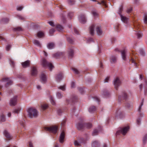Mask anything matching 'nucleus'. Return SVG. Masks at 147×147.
Returning a JSON list of instances; mask_svg holds the SVG:
<instances>
[{
    "instance_id": "obj_41",
    "label": "nucleus",
    "mask_w": 147,
    "mask_h": 147,
    "mask_svg": "<svg viewBox=\"0 0 147 147\" xmlns=\"http://www.w3.org/2000/svg\"><path fill=\"white\" fill-rule=\"evenodd\" d=\"M144 22L146 24L147 23V15L146 14H145L144 15Z\"/></svg>"
},
{
    "instance_id": "obj_40",
    "label": "nucleus",
    "mask_w": 147,
    "mask_h": 147,
    "mask_svg": "<svg viewBox=\"0 0 147 147\" xmlns=\"http://www.w3.org/2000/svg\"><path fill=\"white\" fill-rule=\"evenodd\" d=\"M147 140V134L146 135L143 139V142L144 143H146Z\"/></svg>"
},
{
    "instance_id": "obj_9",
    "label": "nucleus",
    "mask_w": 147,
    "mask_h": 147,
    "mask_svg": "<svg viewBox=\"0 0 147 147\" xmlns=\"http://www.w3.org/2000/svg\"><path fill=\"white\" fill-rule=\"evenodd\" d=\"M65 137V133L64 131H63L60 135L59 138V142L60 143H63Z\"/></svg>"
},
{
    "instance_id": "obj_11",
    "label": "nucleus",
    "mask_w": 147,
    "mask_h": 147,
    "mask_svg": "<svg viewBox=\"0 0 147 147\" xmlns=\"http://www.w3.org/2000/svg\"><path fill=\"white\" fill-rule=\"evenodd\" d=\"M77 129L80 130H82L85 128V125L83 123H78L77 125Z\"/></svg>"
},
{
    "instance_id": "obj_10",
    "label": "nucleus",
    "mask_w": 147,
    "mask_h": 147,
    "mask_svg": "<svg viewBox=\"0 0 147 147\" xmlns=\"http://www.w3.org/2000/svg\"><path fill=\"white\" fill-rule=\"evenodd\" d=\"M96 30L98 35H100L102 34V31L100 26H97L96 27Z\"/></svg>"
},
{
    "instance_id": "obj_45",
    "label": "nucleus",
    "mask_w": 147,
    "mask_h": 147,
    "mask_svg": "<svg viewBox=\"0 0 147 147\" xmlns=\"http://www.w3.org/2000/svg\"><path fill=\"white\" fill-rule=\"evenodd\" d=\"M72 70L75 72L76 74H78L79 72L78 69L75 68H73L72 69Z\"/></svg>"
},
{
    "instance_id": "obj_5",
    "label": "nucleus",
    "mask_w": 147,
    "mask_h": 147,
    "mask_svg": "<svg viewBox=\"0 0 147 147\" xmlns=\"http://www.w3.org/2000/svg\"><path fill=\"white\" fill-rule=\"evenodd\" d=\"M2 81H6L7 83L5 85V86L6 87H8L9 86L11 85L12 84V81L11 80H9V78H3L2 80Z\"/></svg>"
},
{
    "instance_id": "obj_20",
    "label": "nucleus",
    "mask_w": 147,
    "mask_h": 147,
    "mask_svg": "<svg viewBox=\"0 0 147 147\" xmlns=\"http://www.w3.org/2000/svg\"><path fill=\"white\" fill-rule=\"evenodd\" d=\"M62 78V73H60L57 75L56 79L58 81H60Z\"/></svg>"
},
{
    "instance_id": "obj_37",
    "label": "nucleus",
    "mask_w": 147,
    "mask_h": 147,
    "mask_svg": "<svg viewBox=\"0 0 147 147\" xmlns=\"http://www.w3.org/2000/svg\"><path fill=\"white\" fill-rule=\"evenodd\" d=\"M98 131L97 129H95L94 130L93 133H92V135L93 136H95L98 134Z\"/></svg>"
},
{
    "instance_id": "obj_18",
    "label": "nucleus",
    "mask_w": 147,
    "mask_h": 147,
    "mask_svg": "<svg viewBox=\"0 0 147 147\" xmlns=\"http://www.w3.org/2000/svg\"><path fill=\"white\" fill-rule=\"evenodd\" d=\"M126 51L125 50H123L121 51L122 58L124 60H126Z\"/></svg>"
},
{
    "instance_id": "obj_59",
    "label": "nucleus",
    "mask_w": 147,
    "mask_h": 147,
    "mask_svg": "<svg viewBox=\"0 0 147 147\" xmlns=\"http://www.w3.org/2000/svg\"><path fill=\"white\" fill-rule=\"evenodd\" d=\"M74 145L75 146H78L80 145L79 144L78 142L77 141H75L74 143Z\"/></svg>"
},
{
    "instance_id": "obj_46",
    "label": "nucleus",
    "mask_w": 147,
    "mask_h": 147,
    "mask_svg": "<svg viewBox=\"0 0 147 147\" xmlns=\"http://www.w3.org/2000/svg\"><path fill=\"white\" fill-rule=\"evenodd\" d=\"M92 14L94 16H98V13L95 11H93L92 12Z\"/></svg>"
},
{
    "instance_id": "obj_51",
    "label": "nucleus",
    "mask_w": 147,
    "mask_h": 147,
    "mask_svg": "<svg viewBox=\"0 0 147 147\" xmlns=\"http://www.w3.org/2000/svg\"><path fill=\"white\" fill-rule=\"evenodd\" d=\"M96 144L98 145L99 144L96 141H95L93 142L92 143L93 146H95Z\"/></svg>"
},
{
    "instance_id": "obj_34",
    "label": "nucleus",
    "mask_w": 147,
    "mask_h": 147,
    "mask_svg": "<svg viewBox=\"0 0 147 147\" xmlns=\"http://www.w3.org/2000/svg\"><path fill=\"white\" fill-rule=\"evenodd\" d=\"M34 44L37 45L38 46H40V45L39 41L36 40H35L34 41Z\"/></svg>"
},
{
    "instance_id": "obj_60",
    "label": "nucleus",
    "mask_w": 147,
    "mask_h": 147,
    "mask_svg": "<svg viewBox=\"0 0 147 147\" xmlns=\"http://www.w3.org/2000/svg\"><path fill=\"white\" fill-rule=\"evenodd\" d=\"M121 133V129L119 130L118 131H117V132L116 133V135H118L120 134Z\"/></svg>"
},
{
    "instance_id": "obj_31",
    "label": "nucleus",
    "mask_w": 147,
    "mask_h": 147,
    "mask_svg": "<svg viewBox=\"0 0 147 147\" xmlns=\"http://www.w3.org/2000/svg\"><path fill=\"white\" fill-rule=\"evenodd\" d=\"M111 62L114 63L117 60L116 58L114 56H112L111 58Z\"/></svg>"
},
{
    "instance_id": "obj_19",
    "label": "nucleus",
    "mask_w": 147,
    "mask_h": 147,
    "mask_svg": "<svg viewBox=\"0 0 147 147\" xmlns=\"http://www.w3.org/2000/svg\"><path fill=\"white\" fill-rule=\"evenodd\" d=\"M74 51L72 49H70L68 51L69 57L70 58H72L74 56Z\"/></svg>"
},
{
    "instance_id": "obj_22",
    "label": "nucleus",
    "mask_w": 147,
    "mask_h": 147,
    "mask_svg": "<svg viewBox=\"0 0 147 147\" xmlns=\"http://www.w3.org/2000/svg\"><path fill=\"white\" fill-rule=\"evenodd\" d=\"M55 44L53 42H51L48 44L47 45V47L49 49H51L54 47Z\"/></svg>"
},
{
    "instance_id": "obj_64",
    "label": "nucleus",
    "mask_w": 147,
    "mask_h": 147,
    "mask_svg": "<svg viewBox=\"0 0 147 147\" xmlns=\"http://www.w3.org/2000/svg\"><path fill=\"white\" fill-rule=\"evenodd\" d=\"M29 147H33V144L31 142H29Z\"/></svg>"
},
{
    "instance_id": "obj_15",
    "label": "nucleus",
    "mask_w": 147,
    "mask_h": 147,
    "mask_svg": "<svg viewBox=\"0 0 147 147\" xmlns=\"http://www.w3.org/2000/svg\"><path fill=\"white\" fill-rule=\"evenodd\" d=\"M80 22L82 24L85 23L86 21L85 16L83 15H82L80 16Z\"/></svg>"
},
{
    "instance_id": "obj_3",
    "label": "nucleus",
    "mask_w": 147,
    "mask_h": 147,
    "mask_svg": "<svg viewBox=\"0 0 147 147\" xmlns=\"http://www.w3.org/2000/svg\"><path fill=\"white\" fill-rule=\"evenodd\" d=\"M57 129L58 127L57 126H54L45 128V129L46 131L51 132L55 134L57 132Z\"/></svg>"
},
{
    "instance_id": "obj_56",
    "label": "nucleus",
    "mask_w": 147,
    "mask_h": 147,
    "mask_svg": "<svg viewBox=\"0 0 147 147\" xmlns=\"http://www.w3.org/2000/svg\"><path fill=\"white\" fill-rule=\"evenodd\" d=\"M57 96L59 98H61L62 97V95L59 92H58L57 93Z\"/></svg>"
},
{
    "instance_id": "obj_25",
    "label": "nucleus",
    "mask_w": 147,
    "mask_h": 147,
    "mask_svg": "<svg viewBox=\"0 0 147 147\" xmlns=\"http://www.w3.org/2000/svg\"><path fill=\"white\" fill-rule=\"evenodd\" d=\"M56 28L57 30L59 31H60L63 29V27L61 25L59 24L56 26Z\"/></svg>"
},
{
    "instance_id": "obj_4",
    "label": "nucleus",
    "mask_w": 147,
    "mask_h": 147,
    "mask_svg": "<svg viewBox=\"0 0 147 147\" xmlns=\"http://www.w3.org/2000/svg\"><path fill=\"white\" fill-rule=\"evenodd\" d=\"M114 84L115 88L116 90H117L118 87L121 84V82L119 78L116 77L115 79Z\"/></svg>"
},
{
    "instance_id": "obj_62",
    "label": "nucleus",
    "mask_w": 147,
    "mask_h": 147,
    "mask_svg": "<svg viewBox=\"0 0 147 147\" xmlns=\"http://www.w3.org/2000/svg\"><path fill=\"white\" fill-rule=\"evenodd\" d=\"M19 123L21 125H22L24 127V123L22 122L21 121H19Z\"/></svg>"
},
{
    "instance_id": "obj_13",
    "label": "nucleus",
    "mask_w": 147,
    "mask_h": 147,
    "mask_svg": "<svg viewBox=\"0 0 147 147\" xmlns=\"http://www.w3.org/2000/svg\"><path fill=\"white\" fill-rule=\"evenodd\" d=\"M4 134L5 137H6L8 140H10L12 139L11 137L7 130H5L4 131Z\"/></svg>"
},
{
    "instance_id": "obj_26",
    "label": "nucleus",
    "mask_w": 147,
    "mask_h": 147,
    "mask_svg": "<svg viewBox=\"0 0 147 147\" xmlns=\"http://www.w3.org/2000/svg\"><path fill=\"white\" fill-rule=\"evenodd\" d=\"M41 108L43 110H45L48 107V105L47 104H45L41 105Z\"/></svg>"
},
{
    "instance_id": "obj_57",
    "label": "nucleus",
    "mask_w": 147,
    "mask_h": 147,
    "mask_svg": "<svg viewBox=\"0 0 147 147\" xmlns=\"http://www.w3.org/2000/svg\"><path fill=\"white\" fill-rule=\"evenodd\" d=\"M132 10V8L131 7H130L127 10V13H130Z\"/></svg>"
},
{
    "instance_id": "obj_44",
    "label": "nucleus",
    "mask_w": 147,
    "mask_h": 147,
    "mask_svg": "<svg viewBox=\"0 0 147 147\" xmlns=\"http://www.w3.org/2000/svg\"><path fill=\"white\" fill-rule=\"evenodd\" d=\"M11 47V46L10 45H8L6 47V50L7 51H9L10 50V48Z\"/></svg>"
},
{
    "instance_id": "obj_27",
    "label": "nucleus",
    "mask_w": 147,
    "mask_h": 147,
    "mask_svg": "<svg viewBox=\"0 0 147 147\" xmlns=\"http://www.w3.org/2000/svg\"><path fill=\"white\" fill-rule=\"evenodd\" d=\"M96 108L95 107L92 106L90 107L89 109V111L90 112H92L95 111Z\"/></svg>"
},
{
    "instance_id": "obj_2",
    "label": "nucleus",
    "mask_w": 147,
    "mask_h": 147,
    "mask_svg": "<svg viewBox=\"0 0 147 147\" xmlns=\"http://www.w3.org/2000/svg\"><path fill=\"white\" fill-rule=\"evenodd\" d=\"M41 63L43 67H48L51 71L52 70V68L54 67L51 63L47 62L45 58L43 59Z\"/></svg>"
},
{
    "instance_id": "obj_49",
    "label": "nucleus",
    "mask_w": 147,
    "mask_h": 147,
    "mask_svg": "<svg viewBox=\"0 0 147 147\" xmlns=\"http://www.w3.org/2000/svg\"><path fill=\"white\" fill-rule=\"evenodd\" d=\"M78 89L79 91H80V92L82 94L84 92V90L82 88H78Z\"/></svg>"
},
{
    "instance_id": "obj_36",
    "label": "nucleus",
    "mask_w": 147,
    "mask_h": 147,
    "mask_svg": "<svg viewBox=\"0 0 147 147\" xmlns=\"http://www.w3.org/2000/svg\"><path fill=\"white\" fill-rule=\"evenodd\" d=\"M67 40L71 44H72L74 42L73 40L70 38L69 37L67 38Z\"/></svg>"
},
{
    "instance_id": "obj_39",
    "label": "nucleus",
    "mask_w": 147,
    "mask_h": 147,
    "mask_svg": "<svg viewBox=\"0 0 147 147\" xmlns=\"http://www.w3.org/2000/svg\"><path fill=\"white\" fill-rule=\"evenodd\" d=\"M20 110V108H19L17 109H15L13 111V112L15 113H18Z\"/></svg>"
},
{
    "instance_id": "obj_61",
    "label": "nucleus",
    "mask_w": 147,
    "mask_h": 147,
    "mask_svg": "<svg viewBox=\"0 0 147 147\" xmlns=\"http://www.w3.org/2000/svg\"><path fill=\"white\" fill-rule=\"evenodd\" d=\"M109 77H107L105 80V82H108V80H109Z\"/></svg>"
},
{
    "instance_id": "obj_17",
    "label": "nucleus",
    "mask_w": 147,
    "mask_h": 147,
    "mask_svg": "<svg viewBox=\"0 0 147 147\" xmlns=\"http://www.w3.org/2000/svg\"><path fill=\"white\" fill-rule=\"evenodd\" d=\"M40 79L42 82L45 83L46 82V75L44 73H42L41 74Z\"/></svg>"
},
{
    "instance_id": "obj_29",
    "label": "nucleus",
    "mask_w": 147,
    "mask_h": 147,
    "mask_svg": "<svg viewBox=\"0 0 147 147\" xmlns=\"http://www.w3.org/2000/svg\"><path fill=\"white\" fill-rule=\"evenodd\" d=\"M121 20L124 22H126L128 19L127 17L123 16L121 15Z\"/></svg>"
},
{
    "instance_id": "obj_48",
    "label": "nucleus",
    "mask_w": 147,
    "mask_h": 147,
    "mask_svg": "<svg viewBox=\"0 0 147 147\" xmlns=\"http://www.w3.org/2000/svg\"><path fill=\"white\" fill-rule=\"evenodd\" d=\"M51 104L53 105H55V102L54 100H53V98L52 97H51Z\"/></svg>"
},
{
    "instance_id": "obj_21",
    "label": "nucleus",
    "mask_w": 147,
    "mask_h": 147,
    "mask_svg": "<svg viewBox=\"0 0 147 147\" xmlns=\"http://www.w3.org/2000/svg\"><path fill=\"white\" fill-rule=\"evenodd\" d=\"M37 35L38 38H41L44 36V33L42 32L39 31L37 33Z\"/></svg>"
},
{
    "instance_id": "obj_8",
    "label": "nucleus",
    "mask_w": 147,
    "mask_h": 147,
    "mask_svg": "<svg viewBox=\"0 0 147 147\" xmlns=\"http://www.w3.org/2000/svg\"><path fill=\"white\" fill-rule=\"evenodd\" d=\"M17 96H15L10 100V104L11 106H15L16 104Z\"/></svg>"
},
{
    "instance_id": "obj_55",
    "label": "nucleus",
    "mask_w": 147,
    "mask_h": 147,
    "mask_svg": "<svg viewBox=\"0 0 147 147\" xmlns=\"http://www.w3.org/2000/svg\"><path fill=\"white\" fill-rule=\"evenodd\" d=\"M131 61L132 63H134V64L136 66H137V63H135V61L134 59L133 58H132L131 59L130 61Z\"/></svg>"
},
{
    "instance_id": "obj_38",
    "label": "nucleus",
    "mask_w": 147,
    "mask_h": 147,
    "mask_svg": "<svg viewBox=\"0 0 147 147\" xmlns=\"http://www.w3.org/2000/svg\"><path fill=\"white\" fill-rule=\"evenodd\" d=\"M68 3L70 5L74 4L75 3L74 0H69L68 1Z\"/></svg>"
},
{
    "instance_id": "obj_35",
    "label": "nucleus",
    "mask_w": 147,
    "mask_h": 147,
    "mask_svg": "<svg viewBox=\"0 0 147 147\" xmlns=\"http://www.w3.org/2000/svg\"><path fill=\"white\" fill-rule=\"evenodd\" d=\"M143 36V33L140 31H138V39L142 38Z\"/></svg>"
},
{
    "instance_id": "obj_6",
    "label": "nucleus",
    "mask_w": 147,
    "mask_h": 147,
    "mask_svg": "<svg viewBox=\"0 0 147 147\" xmlns=\"http://www.w3.org/2000/svg\"><path fill=\"white\" fill-rule=\"evenodd\" d=\"M129 126H127L121 129V133L124 135H125L127 131L129 130Z\"/></svg>"
},
{
    "instance_id": "obj_30",
    "label": "nucleus",
    "mask_w": 147,
    "mask_h": 147,
    "mask_svg": "<svg viewBox=\"0 0 147 147\" xmlns=\"http://www.w3.org/2000/svg\"><path fill=\"white\" fill-rule=\"evenodd\" d=\"M6 119L5 116L3 115L2 114L1 115V121L2 122H4L5 121Z\"/></svg>"
},
{
    "instance_id": "obj_33",
    "label": "nucleus",
    "mask_w": 147,
    "mask_h": 147,
    "mask_svg": "<svg viewBox=\"0 0 147 147\" xmlns=\"http://www.w3.org/2000/svg\"><path fill=\"white\" fill-rule=\"evenodd\" d=\"M140 53V55L142 56H144L145 55V53L143 49H140L139 51Z\"/></svg>"
},
{
    "instance_id": "obj_24",
    "label": "nucleus",
    "mask_w": 147,
    "mask_h": 147,
    "mask_svg": "<svg viewBox=\"0 0 147 147\" xmlns=\"http://www.w3.org/2000/svg\"><path fill=\"white\" fill-rule=\"evenodd\" d=\"M85 127H86L87 128L90 129L92 127V124L91 123H87L84 124Z\"/></svg>"
},
{
    "instance_id": "obj_32",
    "label": "nucleus",
    "mask_w": 147,
    "mask_h": 147,
    "mask_svg": "<svg viewBox=\"0 0 147 147\" xmlns=\"http://www.w3.org/2000/svg\"><path fill=\"white\" fill-rule=\"evenodd\" d=\"M1 21L3 23H7L9 21V20L8 18H4L2 19Z\"/></svg>"
},
{
    "instance_id": "obj_7",
    "label": "nucleus",
    "mask_w": 147,
    "mask_h": 147,
    "mask_svg": "<svg viewBox=\"0 0 147 147\" xmlns=\"http://www.w3.org/2000/svg\"><path fill=\"white\" fill-rule=\"evenodd\" d=\"M37 73V71L36 68L35 67L33 66L32 67L31 71V75L32 76H35Z\"/></svg>"
},
{
    "instance_id": "obj_52",
    "label": "nucleus",
    "mask_w": 147,
    "mask_h": 147,
    "mask_svg": "<svg viewBox=\"0 0 147 147\" xmlns=\"http://www.w3.org/2000/svg\"><path fill=\"white\" fill-rule=\"evenodd\" d=\"M68 15L70 18H71L73 16V13L72 12H70L68 13Z\"/></svg>"
},
{
    "instance_id": "obj_42",
    "label": "nucleus",
    "mask_w": 147,
    "mask_h": 147,
    "mask_svg": "<svg viewBox=\"0 0 147 147\" xmlns=\"http://www.w3.org/2000/svg\"><path fill=\"white\" fill-rule=\"evenodd\" d=\"M55 30L53 29H50L49 32L50 35H52L53 33L55 32Z\"/></svg>"
},
{
    "instance_id": "obj_1",
    "label": "nucleus",
    "mask_w": 147,
    "mask_h": 147,
    "mask_svg": "<svg viewBox=\"0 0 147 147\" xmlns=\"http://www.w3.org/2000/svg\"><path fill=\"white\" fill-rule=\"evenodd\" d=\"M28 115L30 118L36 117L38 116V112L36 110L32 108H30L28 110Z\"/></svg>"
},
{
    "instance_id": "obj_54",
    "label": "nucleus",
    "mask_w": 147,
    "mask_h": 147,
    "mask_svg": "<svg viewBox=\"0 0 147 147\" xmlns=\"http://www.w3.org/2000/svg\"><path fill=\"white\" fill-rule=\"evenodd\" d=\"M75 86V83L74 82H72L71 84V86L72 88H74Z\"/></svg>"
},
{
    "instance_id": "obj_12",
    "label": "nucleus",
    "mask_w": 147,
    "mask_h": 147,
    "mask_svg": "<svg viewBox=\"0 0 147 147\" xmlns=\"http://www.w3.org/2000/svg\"><path fill=\"white\" fill-rule=\"evenodd\" d=\"M30 61L27 60L22 63V65L23 68H26L30 66Z\"/></svg>"
},
{
    "instance_id": "obj_14",
    "label": "nucleus",
    "mask_w": 147,
    "mask_h": 147,
    "mask_svg": "<svg viewBox=\"0 0 147 147\" xmlns=\"http://www.w3.org/2000/svg\"><path fill=\"white\" fill-rule=\"evenodd\" d=\"M94 24L91 25L89 28V32L91 35H93L94 34Z\"/></svg>"
},
{
    "instance_id": "obj_16",
    "label": "nucleus",
    "mask_w": 147,
    "mask_h": 147,
    "mask_svg": "<svg viewBox=\"0 0 147 147\" xmlns=\"http://www.w3.org/2000/svg\"><path fill=\"white\" fill-rule=\"evenodd\" d=\"M144 102V99H143L140 105V106L139 108H138V114H139L140 117H142L143 116V114L142 113L140 112V110L141 109V107L143 105Z\"/></svg>"
},
{
    "instance_id": "obj_53",
    "label": "nucleus",
    "mask_w": 147,
    "mask_h": 147,
    "mask_svg": "<svg viewBox=\"0 0 147 147\" xmlns=\"http://www.w3.org/2000/svg\"><path fill=\"white\" fill-rule=\"evenodd\" d=\"M23 8V7L22 6H19L17 8V9L18 11H21L22 9Z\"/></svg>"
},
{
    "instance_id": "obj_43",
    "label": "nucleus",
    "mask_w": 147,
    "mask_h": 147,
    "mask_svg": "<svg viewBox=\"0 0 147 147\" xmlns=\"http://www.w3.org/2000/svg\"><path fill=\"white\" fill-rule=\"evenodd\" d=\"M58 88L63 91H64L65 90V86H61L60 87H59Z\"/></svg>"
},
{
    "instance_id": "obj_50",
    "label": "nucleus",
    "mask_w": 147,
    "mask_h": 147,
    "mask_svg": "<svg viewBox=\"0 0 147 147\" xmlns=\"http://www.w3.org/2000/svg\"><path fill=\"white\" fill-rule=\"evenodd\" d=\"M143 87V85L142 84H140L139 86V88L140 91H142Z\"/></svg>"
},
{
    "instance_id": "obj_47",
    "label": "nucleus",
    "mask_w": 147,
    "mask_h": 147,
    "mask_svg": "<svg viewBox=\"0 0 147 147\" xmlns=\"http://www.w3.org/2000/svg\"><path fill=\"white\" fill-rule=\"evenodd\" d=\"M60 55L59 53H57L53 55V57L56 58H58Z\"/></svg>"
},
{
    "instance_id": "obj_63",
    "label": "nucleus",
    "mask_w": 147,
    "mask_h": 147,
    "mask_svg": "<svg viewBox=\"0 0 147 147\" xmlns=\"http://www.w3.org/2000/svg\"><path fill=\"white\" fill-rule=\"evenodd\" d=\"M123 10V6H121V7L120 8L119 12H120V13H121L122 12V11Z\"/></svg>"
},
{
    "instance_id": "obj_58",
    "label": "nucleus",
    "mask_w": 147,
    "mask_h": 147,
    "mask_svg": "<svg viewBox=\"0 0 147 147\" xmlns=\"http://www.w3.org/2000/svg\"><path fill=\"white\" fill-rule=\"evenodd\" d=\"M49 24L52 26H54V24L53 22L52 21H50L49 22Z\"/></svg>"
},
{
    "instance_id": "obj_23",
    "label": "nucleus",
    "mask_w": 147,
    "mask_h": 147,
    "mask_svg": "<svg viewBox=\"0 0 147 147\" xmlns=\"http://www.w3.org/2000/svg\"><path fill=\"white\" fill-rule=\"evenodd\" d=\"M14 31H20L23 30V29L20 27H18L13 29Z\"/></svg>"
},
{
    "instance_id": "obj_28",
    "label": "nucleus",
    "mask_w": 147,
    "mask_h": 147,
    "mask_svg": "<svg viewBox=\"0 0 147 147\" xmlns=\"http://www.w3.org/2000/svg\"><path fill=\"white\" fill-rule=\"evenodd\" d=\"M98 4L102 5L105 6L106 7H107L106 2L105 1L102 0L100 2H98Z\"/></svg>"
}]
</instances>
